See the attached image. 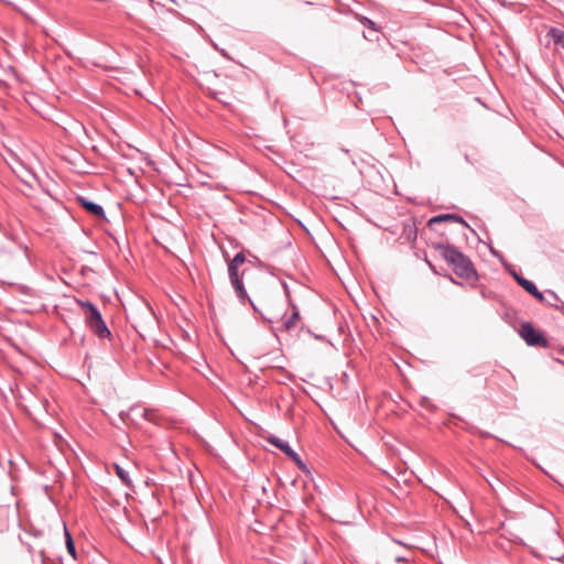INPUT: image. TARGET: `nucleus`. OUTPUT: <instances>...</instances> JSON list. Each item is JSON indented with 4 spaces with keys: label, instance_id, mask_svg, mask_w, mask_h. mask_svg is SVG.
I'll return each instance as SVG.
<instances>
[{
    "label": "nucleus",
    "instance_id": "obj_1",
    "mask_svg": "<svg viewBox=\"0 0 564 564\" xmlns=\"http://www.w3.org/2000/svg\"><path fill=\"white\" fill-rule=\"evenodd\" d=\"M442 258L453 268L459 278L471 280L477 278L476 269L467 256L452 245H438Z\"/></svg>",
    "mask_w": 564,
    "mask_h": 564
},
{
    "label": "nucleus",
    "instance_id": "obj_2",
    "mask_svg": "<svg viewBox=\"0 0 564 564\" xmlns=\"http://www.w3.org/2000/svg\"><path fill=\"white\" fill-rule=\"evenodd\" d=\"M245 275V270L239 273V265L228 263V276L231 286L235 290L236 296L238 297L241 304L249 303L254 311H257V306L250 296L247 293V290L243 285L242 278Z\"/></svg>",
    "mask_w": 564,
    "mask_h": 564
},
{
    "label": "nucleus",
    "instance_id": "obj_3",
    "mask_svg": "<svg viewBox=\"0 0 564 564\" xmlns=\"http://www.w3.org/2000/svg\"><path fill=\"white\" fill-rule=\"evenodd\" d=\"M268 442L270 444H272L273 446H275L276 448H279L281 452H283L292 462H294L296 464V466L300 469H302V470L306 469V465L303 463L300 455L292 449V447L290 446V444L286 441L280 438L278 436L270 435L268 437Z\"/></svg>",
    "mask_w": 564,
    "mask_h": 564
},
{
    "label": "nucleus",
    "instance_id": "obj_4",
    "mask_svg": "<svg viewBox=\"0 0 564 564\" xmlns=\"http://www.w3.org/2000/svg\"><path fill=\"white\" fill-rule=\"evenodd\" d=\"M520 335L529 346L547 347L546 338L530 323H523L521 325Z\"/></svg>",
    "mask_w": 564,
    "mask_h": 564
},
{
    "label": "nucleus",
    "instance_id": "obj_5",
    "mask_svg": "<svg viewBox=\"0 0 564 564\" xmlns=\"http://www.w3.org/2000/svg\"><path fill=\"white\" fill-rule=\"evenodd\" d=\"M78 305L84 312L85 322L89 328L104 321L99 310L91 302L78 301Z\"/></svg>",
    "mask_w": 564,
    "mask_h": 564
},
{
    "label": "nucleus",
    "instance_id": "obj_6",
    "mask_svg": "<svg viewBox=\"0 0 564 564\" xmlns=\"http://www.w3.org/2000/svg\"><path fill=\"white\" fill-rule=\"evenodd\" d=\"M77 202L89 214L96 216L97 218H101V219L106 218L105 210L101 205L94 203L83 196H79L77 198Z\"/></svg>",
    "mask_w": 564,
    "mask_h": 564
},
{
    "label": "nucleus",
    "instance_id": "obj_7",
    "mask_svg": "<svg viewBox=\"0 0 564 564\" xmlns=\"http://www.w3.org/2000/svg\"><path fill=\"white\" fill-rule=\"evenodd\" d=\"M130 413L131 415L133 416H140L149 422H155L156 420V413L155 411L153 410H150V409H147V408H142V406H132L130 409Z\"/></svg>",
    "mask_w": 564,
    "mask_h": 564
},
{
    "label": "nucleus",
    "instance_id": "obj_8",
    "mask_svg": "<svg viewBox=\"0 0 564 564\" xmlns=\"http://www.w3.org/2000/svg\"><path fill=\"white\" fill-rule=\"evenodd\" d=\"M518 283L535 299L543 301V294L538 290L536 285L532 281L527 279H518Z\"/></svg>",
    "mask_w": 564,
    "mask_h": 564
},
{
    "label": "nucleus",
    "instance_id": "obj_9",
    "mask_svg": "<svg viewBox=\"0 0 564 564\" xmlns=\"http://www.w3.org/2000/svg\"><path fill=\"white\" fill-rule=\"evenodd\" d=\"M89 329L100 339L109 338L111 336V333L104 321Z\"/></svg>",
    "mask_w": 564,
    "mask_h": 564
},
{
    "label": "nucleus",
    "instance_id": "obj_10",
    "mask_svg": "<svg viewBox=\"0 0 564 564\" xmlns=\"http://www.w3.org/2000/svg\"><path fill=\"white\" fill-rule=\"evenodd\" d=\"M292 307H293L292 315L286 317L283 321V328L285 330H291L292 328H294L296 326V324L299 323V321H300V313H299V311L296 310V307L294 305H292Z\"/></svg>",
    "mask_w": 564,
    "mask_h": 564
},
{
    "label": "nucleus",
    "instance_id": "obj_11",
    "mask_svg": "<svg viewBox=\"0 0 564 564\" xmlns=\"http://www.w3.org/2000/svg\"><path fill=\"white\" fill-rule=\"evenodd\" d=\"M547 36L554 42V44L564 48V31L557 28H551L547 32Z\"/></svg>",
    "mask_w": 564,
    "mask_h": 564
},
{
    "label": "nucleus",
    "instance_id": "obj_12",
    "mask_svg": "<svg viewBox=\"0 0 564 564\" xmlns=\"http://www.w3.org/2000/svg\"><path fill=\"white\" fill-rule=\"evenodd\" d=\"M113 467H115V471H116L117 476L121 479V481L126 486L131 487L132 480L129 476V473L123 467H121L119 464H115Z\"/></svg>",
    "mask_w": 564,
    "mask_h": 564
},
{
    "label": "nucleus",
    "instance_id": "obj_13",
    "mask_svg": "<svg viewBox=\"0 0 564 564\" xmlns=\"http://www.w3.org/2000/svg\"><path fill=\"white\" fill-rule=\"evenodd\" d=\"M64 531H65V540H66L67 552L69 553V555L72 557L76 558L77 553H76V547H75L73 538H72L70 533L68 532V530L66 529V527H64Z\"/></svg>",
    "mask_w": 564,
    "mask_h": 564
},
{
    "label": "nucleus",
    "instance_id": "obj_14",
    "mask_svg": "<svg viewBox=\"0 0 564 564\" xmlns=\"http://www.w3.org/2000/svg\"><path fill=\"white\" fill-rule=\"evenodd\" d=\"M382 564H410V560L405 556L395 555L386 557Z\"/></svg>",
    "mask_w": 564,
    "mask_h": 564
},
{
    "label": "nucleus",
    "instance_id": "obj_15",
    "mask_svg": "<svg viewBox=\"0 0 564 564\" xmlns=\"http://www.w3.org/2000/svg\"><path fill=\"white\" fill-rule=\"evenodd\" d=\"M452 219H456L454 214H443L431 218L430 225L443 221H452Z\"/></svg>",
    "mask_w": 564,
    "mask_h": 564
},
{
    "label": "nucleus",
    "instance_id": "obj_16",
    "mask_svg": "<svg viewBox=\"0 0 564 564\" xmlns=\"http://www.w3.org/2000/svg\"><path fill=\"white\" fill-rule=\"evenodd\" d=\"M246 261V257L243 252H238L228 263L235 264V265H241Z\"/></svg>",
    "mask_w": 564,
    "mask_h": 564
},
{
    "label": "nucleus",
    "instance_id": "obj_17",
    "mask_svg": "<svg viewBox=\"0 0 564 564\" xmlns=\"http://www.w3.org/2000/svg\"><path fill=\"white\" fill-rule=\"evenodd\" d=\"M360 22L364 26L372 30L373 32H377V28H376V24L373 21H371L370 19L364 17L360 19Z\"/></svg>",
    "mask_w": 564,
    "mask_h": 564
},
{
    "label": "nucleus",
    "instance_id": "obj_18",
    "mask_svg": "<svg viewBox=\"0 0 564 564\" xmlns=\"http://www.w3.org/2000/svg\"><path fill=\"white\" fill-rule=\"evenodd\" d=\"M455 218L456 219H452V221H455V223L462 224L466 227H469L468 224L460 216L455 215Z\"/></svg>",
    "mask_w": 564,
    "mask_h": 564
},
{
    "label": "nucleus",
    "instance_id": "obj_19",
    "mask_svg": "<svg viewBox=\"0 0 564 564\" xmlns=\"http://www.w3.org/2000/svg\"><path fill=\"white\" fill-rule=\"evenodd\" d=\"M513 276H514V279H516V281H517V282H518V279H524L523 276H521V275H519V274H517V273H513Z\"/></svg>",
    "mask_w": 564,
    "mask_h": 564
},
{
    "label": "nucleus",
    "instance_id": "obj_20",
    "mask_svg": "<svg viewBox=\"0 0 564 564\" xmlns=\"http://www.w3.org/2000/svg\"><path fill=\"white\" fill-rule=\"evenodd\" d=\"M364 39L371 41L372 39L369 37L367 34L364 33Z\"/></svg>",
    "mask_w": 564,
    "mask_h": 564
}]
</instances>
